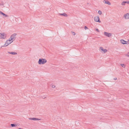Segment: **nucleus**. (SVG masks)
I'll return each instance as SVG.
<instances>
[{"label":"nucleus","instance_id":"19","mask_svg":"<svg viewBox=\"0 0 129 129\" xmlns=\"http://www.w3.org/2000/svg\"><path fill=\"white\" fill-rule=\"evenodd\" d=\"M71 33L72 35H75V33L74 32H71Z\"/></svg>","mask_w":129,"mask_h":129},{"label":"nucleus","instance_id":"26","mask_svg":"<svg viewBox=\"0 0 129 129\" xmlns=\"http://www.w3.org/2000/svg\"><path fill=\"white\" fill-rule=\"evenodd\" d=\"M114 80H116L117 79V78H114Z\"/></svg>","mask_w":129,"mask_h":129},{"label":"nucleus","instance_id":"3","mask_svg":"<svg viewBox=\"0 0 129 129\" xmlns=\"http://www.w3.org/2000/svg\"><path fill=\"white\" fill-rule=\"evenodd\" d=\"M7 34L5 33H0V39H5L7 37Z\"/></svg>","mask_w":129,"mask_h":129},{"label":"nucleus","instance_id":"6","mask_svg":"<svg viewBox=\"0 0 129 129\" xmlns=\"http://www.w3.org/2000/svg\"><path fill=\"white\" fill-rule=\"evenodd\" d=\"M94 20L95 22H101L98 16H96L94 17Z\"/></svg>","mask_w":129,"mask_h":129},{"label":"nucleus","instance_id":"14","mask_svg":"<svg viewBox=\"0 0 129 129\" xmlns=\"http://www.w3.org/2000/svg\"><path fill=\"white\" fill-rule=\"evenodd\" d=\"M126 3V1H124L122 2L121 4L122 5L124 6L125 5Z\"/></svg>","mask_w":129,"mask_h":129},{"label":"nucleus","instance_id":"5","mask_svg":"<svg viewBox=\"0 0 129 129\" xmlns=\"http://www.w3.org/2000/svg\"><path fill=\"white\" fill-rule=\"evenodd\" d=\"M99 50L102 53H105L107 52V50L106 49H104L103 48L101 47L99 48Z\"/></svg>","mask_w":129,"mask_h":129},{"label":"nucleus","instance_id":"7","mask_svg":"<svg viewBox=\"0 0 129 129\" xmlns=\"http://www.w3.org/2000/svg\"><path fill=\"white\" fill-rule=\"evenodd\" d=\"M105 35L108 37H110L112 36V34L111 33L105 32L104 33Z\"/></svg>","mask_w":129,"mask_h":129},{"label":"nucleus","instance_id":"17","mask_svg":"<svg viewBox=\"0 0 129 129\" xmlns=\"http://www.w3.org/2000/svg\"><path fill=\"white\" fill-rule=\"evenodd\" d=\"M11 125L12 127H13L15 126H16L17 125L14 124H11Z\"/></svg>","mask_w":129,"mask_h":129},{"label":"nucleus","instance_id":"25","mask_svg":"<svg viewBox=\"0 0 129 129\" xmlns=\"http://www.w3.org/2000/svg\"><path fill=\"white\" fill-rule=\"evenodd\" d=\"M96 30L98 31V32H99V29H96Z\"/></svg>","mask_w":129,"mask_h":129},{"label":"nucleus","instance_id":"18","mask_svg":"<svg viewBox=\"0 0 129 129\" xmlns=\"http://www.w3.org/2000/svg\"><path fill=\"white\" fill-rule=\"evenodd\" d=\"M98 13L101 15L102 13V11H101L99 10L98 11Z\"/></svg>","mask_w":129,"mask_h":129},{"label":"nucleus","instance_id":"8","mask_svg":"<svg viewBox=\"0 0 129 129\" xmlns=\"http://www.w3.org/2000/svg\"><path fill=\"white\" fill-rule=\"evenodd\" d=\"M123 17L125 19H128L129 18V13H127L125 14L123 16Z\"/></svg>","mask_w":129,"mask_h":129},{"label":"nucleus","instance_id":"23","mask_svg":"<svg viewBox=\"0 0 129 129\" xmlns=\"http://www.w3.org/2000/svg\"><path fill=\"white\" fill-rule=\"evenodd\" d=\"M84 28L85 30L88 29V28L86 26H85Z\"/></svg>","mask_w":129,"mask_h":129},{"label":"nucleus","instance_id":"12","mask_svg":"<svg viewBox=\"0 0 129 129\" xmlns=\"http://www.w3.org/2000/svg\"><path fill=\"white\" fill-rule=\"evenodd\" d=\"M8 53L13 55H16L17 54V53L15 52H8Z\"/></svg>","mask_w":129,"mask_h":129},{"label":"nucleus","instance_id":"4","mask_svg":"<svg viewBox=\"0 0 129 129\" xmlns=\"http://www.w3.org/2000/svg\"><path fill=\"white\" fill-rule=\"evenodd\" d=\"M13 42L12 41L9 39L7 40L6 41L5 43L4 44V47H6L9 45Z\"/></svg>","mask_w":129,"mask_h":129},{"label":"nucleus","instance_id":"2","mask_svg":"<svg viewBox=\"0 0 129 129\" xmlns=\"http://www.w3.org/2000/svg\"><path fill=\"white\" fill-rule=\"evenodd\" d=\"M17 35V34L16 33H14L11 36L9 39L13 42L16 39Z\"/></svg>","mask_w":129,"mask_h":129},{"label":"nucleus","instance_id":"11","mask_svg":"<svg viewBox=\"0 0 129 129\" xmlns=\"http://www.w3.org/2000/svg\"><path fill=\"white\" fill-rule=\"evenodd\" d=\"M120 42L123 44H127L128 43L127 42L123 40H120Z\"/></svg>","mask_w":129,"mask_h":129},{"label":"nucleus","instance_id":"16","mask_svg":"<svg viewBox=\"0 0 129 129\" xmlns=\"http://www.w3.org/2000/svg\"><path fill=\"white\" fill-rule=\"evenodd\" d=\"M125 55L127 57H129V52L127 53L126 54H125Z\"/></svg>","mask_w":129,"mask_h":129},{"label":"nucleus","instance_id":"24","mask_svg":"<svg viewBox=\"0 0 129 129\" xmlns=\"http://www.w3.org/2000/svg\"><path fill=\"white\" fill-rule=\"evenodd\" d=\"M126 3L129 4V1H126Z\"/></svg>","mask_w":129,"mask_h":129},{"label":"nucleus","instance_id":"15","mask_svg":"<svg viewBox=\"0 0 129 129\" xmlns=\"http://www.w3.org/2000/svg\"><path fill=\"white\" fill-rule=\"evenodd\" d=\"M121 66L123 68H125V66L124 64H120Z\"/></svg>","mask_w":129,"mask_h":129},{"label":"nucleus","instance_id":"20","mask_svg":"<svg viewBox=\"0 0 129 129\" xmlns=\"http://www.w3.org/2000/svg\"><path fill=\"white\" fill-rule=\"evenodd\" d=\"M3 15L4 16H5V17H8V16L7 15L4 13Z\"/></svg>","mask_w":129,"mask_h":129},{"label":"nucleus","instance_id":"22","mask_svg":"<svg viewBox=\"0 0 129 129\" xmlns=\"http://www.w3.org/2000/svg\"><path fill=\"white\" fill-rule=\"evenodd\" d=\"M55 87V85H52V87L53 88H54Z\"/></svg>","mask_w":129,"mask_h":129},{"label":"nucleus","instance_id":"21","mask_svg":"<svg viewBox=\"0 0 129 129\" xmlns=\"http://www.w3.org/2000/svg\"><path fill=\"white\" fill-rule=\"evenodd\" d=\"M4 14V13H3V12H2L0 11V14H2V15H3Z\"/></svg>","mask_w":129,"mask_h":129},{"label":"nucleus","instance_id":"10","mask_svg":"<svg viewBox=\"0 0 129 129\" xmlns=\"http://www.w3.org/2000/svg\"><path fill=\"white\" fill-rule=\"evenodd\" d=\"M28 119L30 120H40V119L36 118H29Z\"/></svg>","mask_w":129,"mask_h":129},{"label":"nucleus","instance_id":"1","mask_svg":"<svg viewBox=\"0 0 129 129\" xmlns=\"http://www.w3.org/2000/svg\"><path fill=\"white\" fill-rule=\"evenodd\" d=\"M47 62L46 60L45 59L40 58L38 61V63L39 64H44Z\"/></svg>","mask_w":129,"mask_h":129},{"label":"nucleus","instance_id":"13","mask_svg":"<svg viewBox=\"0 0 129 129\" xmlns=\"http://www.w3.org/2000/svg\"><path fill=\"white\" fill-rule=\"evenodd\" d=\"M59 15H60L63 16L65 17H67L68 16V15L65 13L63 14H60Z\"/></svg>","mask_w":129,"mask_h":129},{"label":"nucleus","instance_id":"9","mask_svg":"<svg viewBox=\"0 0 129 129\" xmlns=\"http://www.w3.org/2000/svg\"><path fill=\"white\" fill-rule=\"evenodd\" d=\"M103 2L106 4H108L109 5H111V3L109 1L107 0H104L103 1Z\"/></svg>","mask_w":129,"mask_h":129},{"label":"nucleus","instance_id":"27","mask_svg":"<svg viewBox=\"0 0 129 129\" xmlns=\"http://www.w3.org/2000/svg\"><path fill=\"white\" fill-rule=\"evenodd\" d=\"M128 41H129V40H128Z\"/></svg>","mask_w":129,"mask_h":129}]
</instances>
